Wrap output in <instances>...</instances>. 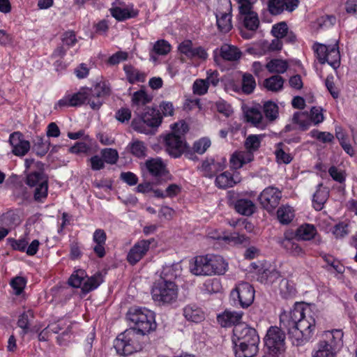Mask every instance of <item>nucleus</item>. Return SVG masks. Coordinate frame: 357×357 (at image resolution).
I'll return each mask as SVG.
<instances>
[{"label":"nucleus","instance_id":"nucleus-56","mask_svg":"<svg viewBox=\"0 0 357 357\" xmlns=\"http://www.w3.org/2000/svg\"><path fill=\"white\" fill-rule=\"evenodd\" d=\"M226 239L234 243L235 245H247L249 244V238L244 234H241L238 232L231 233L230 235L226 237Z\"/></svg>","mask_w":357,"mask_h":357},{"label":"nucleus","instance_id":"nucleus-17","mask_svg":"<svg viewBox=\"0 0 357 357\" xmlns=\"http://www.w3.org/2000/svg\"><path fill=\"white\" fill-rule=\"evenodd\" d=\"M216 23L218 29L222 33H228L232 29L231 6L226 2L224 9H217L215 12Z\"/></svg>","mask_w":357,"mask_h":357},{"label":"nucleus","instance_id":"nucleus-34","mask_svg":"<svg viewBox=\"0 0 357 357\" xmlns=\"http://www.w3.org/2000/svg\"><path fill=\"white\" fill-rule=\"evenodd\" d=\"M263 112L266 120V125L275 121L279 116V107L272 101H267L263 105Z\"/></svg>","mask_w":357,"mask_h":357},{"label":"nucleus","instance_id":"nucleus-15","mask_svg":"<svg viewBox=\"0 0 357 357\" xmlns=\"http://www.w3.org/2000/svg\"><path fill=\"white\" fill-rule=\"evenodd\" d=\"M9 143L12 146V153L16 156L25 155L31 148L30 142L18 131L10 135Z\"/></svg>","mask_w":357,"mask_h":357},{"label":"nucleus","instance_id":"nucleus-51","mask_svg":"<svg viewBox=\"0 0 357 357\" xmlns=\"http://www.w3.org/2000/svg\"><path fill=\"white\" fill-rule=\"evenodd\" d=\"M86 276V272L84 270L79 269L75 271L68 280V284L75 288L82 287L84 283V280Z\"/></svg>","mask_w":357,"mask_h":357},{"label":"nucleus","instance_id":"nucleus-43","mask_svg":"<svg viewBox=\"0 0 357 357\" xmlns=\"http://www.w3.org/2000/svg\"><path fill=\"white\" fill-rule=\"evenodd\" d=\"M50 149V142L45 137L37 136L34 139L33 149L40 156L45 155Z\"/></svg>","mask_w":357,"mask_h":357},{"label":"nucleus","instance_id":"nucleus-50","mask_svg":"<svg viewBox=\"0 0 357 357\" xmlns=\"http://www.w3.org/2000/svg\"><path fill=\"white\" fill-rule=\"evenodd\" d=\"M235 181H234L233 177L231 174L227 172L220 174L215 178V184L220 188L232 187Z\"/></svg>","mask_w":357,"mask_h":357},{"label":"nucleus","instance_id":"nucleus-12","mask_svg":"<svg viewBox=\"0 0 357 357\" xmlns=\"http://www.w3.org/2000/svg\"><path fill=\"white\" fill-rule=\"evenodd\" d=\"M233 342L234 343H259V337L253 328L245 324H239L234 327Z\"/></svg>","mask_w":357,"mask_h":357},{"label":"nucleus","instance_id":"nucleus-45","mask_svg":"<svg viewBox=\"0 0 357 357\" xmlns=\"http://www.w3.org/2000/svg\"><path fill=\"white\" fill-rule=\"evenodd\" d=\"M127 151L134 156H145L146 147L143 142L133 140L128 145Z\"/></svg>","mask_w":357,"mask_h":357},{"label":"nucleus","instance_id":"nucleus-7","mask_svg":"<svg viewBox=\"0 0 357 357\" xmlns=\"http://www.w3.org/2000/svg\"><path fill=\"white\" fill-rule=\"evenodd\" d=\"M137 118L132 121V126L134 130L144 132V126L151 128L158 127L162 123V116L160 111L154 107H145L144 109L136 111Z\"/></svg>","mask_w":357,"mask_h":357},{"label":"nucleus","instance_id":"nucleus-18","mask_svg":"<svg viewBox=\"0 0 357 357\" xmlns=\"http://www.w3.org/2000/svg\"><path fill=\"white\" fill-rule=\"evenodd\" d=\"M342 337L343 333L340 330L326 331L323 335V340L318 343L337 353L342 345Z\"/></svg>","mask_w":357,"mask_h":357},{"label":"nucleus","instance_id":"nucleus-53","mask_svg":"<svg viewBox=\"0 0 357 357\" xmlns=\"http://www.w3.org/2000/svg\"><path fill=\"white\" fill-rule=\"evenodd\" d=\"M336 351L330 349L320 344L312 351V357H337Z\"/></svg>","mask_w":357,"mask_h":357},{"label":"nucleus","instance_id":"nucleus-61","mask_svg":"<svg viewBox=\"0 0 357 357\" xmlns=\"http://www.w3.org/2000/svg\"><path fill=\"white\" fill-rule=\"evenodd\" d=\"M193 49L192 43L189 40H184L178 46L180 52L190 59L193 58V54H192Z\"/></svg>","mask_w":357,"mask_h":357},{"label":"nucleus","instance_id":"nucleus-58","mask_svg":"<svg viewBox=\"0 0 357 357\" xmlns=\"http://www.w3.org/2000/svg\"><path fill=\"white\" fill-rule=\"evenodd\" d=\"M289 31L287 24L285 22L278 23L273 26L271 32L275 38H282Z\"/></svg>","mask_w":357,"mask_h":357},{"label":"nucleus","instance_id":"nucleus-48","mask_svg":"<svg viewBox=\"0 0 357 357\" xmlns=\"http://www.w3.org/2000/svg\"><path fill=\"white\" fill-rule=\"evenodd\" d=\"M33 318V313L31 310H28L26 312H23L20 315L17 326L22 328V331L21 335L24 336L26 335L29 329V321L30 319Z\"/></svg>","mask_w":357,"mask_h":357},{"label":"nucleus","instance_id":"nucleus-10","mask_svg":"<svg viewBox=\"0 0 357 357\" xmlns=\"http://www.w3.org/2000/svg\"><path fill=\"white\" fill-rule=\"evenodd\" d=\"M282 192L274 187H268L259 196V201L262 207L268 213H272L279 205Z\"/></svg>","mask_w":357,"mask_h":357},{"label":"nucleus","instance_id":"nucleus-33","mask_svg":"<svg viewBox=\"0 0 357 357\" xmlns=\"http://www.w3.org/2000/svg\"><path fill=\"white\" fill-rule=\"evenodd\" d=\"M317 229L313 225L304 224L301 225L294 233L298 240L310 241L314 237Z\"/></svg>","mask_w":357,"mask_h":357},{"label":"nucleus","instance_id":"nucleus-4","mask_svg":"<svg viewBox=\"0 0 357 357\" xmlns=\"http://www.w3.org/2000/svg\"><path fill=\"white\" fill-rule=\"evenodd\" d=\"M129 319L135 324V329L139 334L144 335L146 333L153 331L156 327L155 314L146 308H135L130 311Z\"/></svg>","mask_w":357,"mask_h":357},{"label":"nucleus","instance_id":"nucleus-2","mask_svg":"<svg viewBox=\"0 0 357 357\" xmlns=\"http://www.w3.org/2000/svg\"><path fill=\"white\" fill-rule=\"evenodd\" d=\"M228 264L218 255H206L195 258L191 272L196 275H223L227 271Z\"/></svg>","mask_w":357,"mask_h":357},{"label":"nucleus","instance_id":"nucleus-55","mask_svg":"<svg viewBox=\"0 0 357 357\" xmlns=\"http://www.w3.org/2000/svg\"><path fill=\"white\" fill-rule=\"evenodd\" d=\"M10 286L15 294L20 295L26 286V280L23 277H15L10 281Z\"/></svg>","mask_w":357,"mask_h":357},{"label":"nucleus","instance_id":"nucleus-40","mask_svg":"<svg viewBox=\"0 0 357 357\" xmlns=\"http://www.w3.org/2000/svg\"><path fill=\"white\" fill-rule=\"evenodd\" d=\"M266 68L271 73L282 74L287 71L288 64L285 61L274 59L266 63Z\"/></svg>","mask_w":357,"mask_h":357},{"label":"nucleus","instance_id":"nucleus-22","mask_svg":"<svg viewBox=\"0 0 357 357\" xmlns=\"http://www.w3.org/2000/svg\"><path fill=\"white\" fill-rule=\"evenodd\" d=\"M149 173L155 177L167 176L169 174L166 165L158 158H151L146 162Z\"/></svg>","mask_w":357,"mask_h":357},{"label":"nucleus","instance_id":"nucleus-6","mask_svg":"<svg viewBox=\"0 0 357 357\" xmlns=\"http://www.w3.org/2000/svg\"><path fill=\"white\" fill-rule=\"evenodd\" d=\"M151 295L158 305L172 304L178 298V287L174 282L157 280L152 287Z\"/></svg>","mask_w":357,"mask_h":357},{"label":"nucleus","instance_id":"nucleus-46","mask_svg":"<svg viewBox=\"0 0 357 357\" xmlns=\"http://www.w3.org/2000/svg\"><path fill=\"white\" fill-rule=\"evenodd\" d=\"M292 121L294 123L298 124L302 130H307L312 123L309 115L303 112L294 113Z\"/></svg>","mask_w":357,"mask_h":357},{"label":"nucleus","instance_id":"nucleus-24","mask_svg":"<svg viewBox=\"0 0 357 357\" xmlns=\"http://www.w3.org/2000/svg\"><path fill=\"white\" fill-rule=\"evenodd\" d=\"M107 235L103 229H98L93 234V241L96 244L93 250L96 255L102 258L105 255V243Z\"/></svg>","mask_w":357,"mask_h":357},{"label":"nucleus","instance_id":"nucleus-14","mask_svg":"<svg viewBox=\"0 0 357 357\" xmlns=\"http://www.w3.org/2000/svg\"><path fill=\"white\" fill-rule=\"evenodd\" d=\"M90 91L89 105L93 109H99L102 105L103 97L110 94L111 89L109 83L100 82L93 87L89 89Z\"/></svg>","mask_w":357,"mask_h":357},{"label":"nucleus","instance_id":"nucleus-3","mask_svg":"<svg viewBox=\"0 0 357 357\" xmlns=\"http://www.w3.org/2000/svg\"><path fill=\"white\" fill-rule=\"evenodd\" d=\"M144 336L135 329H127L117 336L114 342L116 353L121 356H129L141 351L143 348Z\"/></svg>","mask_w":357,"mask_h":357},{"label":"nucleus","instance_id":"nucleus-59","mask_svg":"<svg viewBox=\"0 0 357 357\" xmlns=\"http://www.w3.org/2000/svg\"><path fill=\"white\" fill-rule=\"evenodd\" d=\"M333 234L336 238H342L348 235L349 231L348 229V224L340 222L334 226Z\"/></svg>","mask_w":357,"mask_h":357},{"label":"nucleus","instance_id":"nucleus-23","mask_svg":"<svg viewBox=\"0 0 357 357\" xmlns=\"http://www.w3.org/2000/svg\"><path fill=\"white\" fill-rule=\"evenodd\" d=\"M329 197V190L324 187L322 183L317 186V190L313 195L312 206L316 211H321Z\"/></svg>","mask_w":357,"mask_h":357},{"label":"nucleus","instance_id":"nucleus-31","mask_svg":"<svg viewBox=\"0 0 357 357\" xmlns=\"http://www.w3.org/2000/svg\"><path fill=\"white\" fill-rule=\"evenodd\" d=\"M126 79L130 84L136 82H144L146 79V73L135 68L131 65H125L123 67Z\"/></svg>","mask_w":357,"mask_h":357},{"label":"nucleus","instance_id":"nucleus-9","mask_svg":"<svg viewBox=\"0 0 357 357\" xmlns=\"http://www.w3.org/2000/svg\"><path fill=\"white\" fill-rule=\"evenodd\" d=\"M163 141L166 150L171 156L192 155L191 147L178 135L169 133L164 137Z\"/></svg>","mask_w":357,"mask_h":357},{"label":"nucleus","instance_id":"nucleus-28","mask_svg":"<svg viewBox=\"0 0 357 357\" xmlns=\"http://www.w3.org/2000/svg\"><path fill=\"white\" fill-rule=\"evenodd\" d=\"M181 273V267L179 264L166 265L163 266L162 271L160 273V278L158 280L174 282L173 280L179 276Z\"/></svg>","mask_w":357,"mask_h":357},{"label":"nucleus","instance_id":"nucleus-5","mask_svg":"<svg viewBox=\"0 0 357 357\" xmlns=\"http://www.w3.org/2000/svg\"><path fill=\"white\" fill-rule=\"evenodd\" d=\"M285 334L280 328L271 326L264 337V357H278L284 351Z\"/></svg>","mask_w":357,"mask_h":357},{"label":"nucleus","instance_id":"nucleus-52","mask_svg":"<svg viewBox=\"0 0 357 357\" xmlns=\"http://www.w3.org/2000/svg\"><path fill=\"white\" fill-rule=\"evenodd\" d=\"M261 138V135H249L245 142V146L246 149L250 153L257 151L260 146Z\"/></svg>","mask_w":357,"mask_h":357},{"label":"nucleus","instance_id":"nucleus-8","mask_svg":"<svg viewBox=\"0 0 357 357\" xmlns=\"http://www.w3.org/2000/svg\"><path fill=\"white\" fill-rule=\"evenodd\" d=\"M255 289L248 282L239 283L230 293L231 304L235 307L247 308L254 301Z\"/></svg>","mask_w":357,"mask_h":357},{"label":"nucleus","instance_id":"nucleus-30","mask_svg":"<svg viewBox=\"0 0 357 357\" xmlns=\"http://www.w3.org/2000/svg\"><path fill=\"white\" fill-rule=\"evenodd\" d=\"M110 13L118 21H124L127 19L135 17L138 11L133 8L114 7L110 8Z\"/></svg>","mask_w":357,"mask_h":357},{"label":"nucleus","instance_id":"nucleus-27","mask_svg":"<svg viewBox=\"0 0 357 357\" xmlns=\"http://www.w3.org/2000/svg\"><path fill=\"white\" fill-rule=\"evenodd\" d=\"M245 118L248 122L251 123L254 126L264 129L266 128V120L262 115L261 112L257 108H250L245 113Z\"/></svg>","mask_w":357,"mask_h":357},{"label":"nucleus","instance_id":"nucleus-21","mask_svg":"<svg viewBox=\"0 0 357 357\" xmlns=\"http://www.w3.org/2000/svg\"><path fill=\"white\" fill-rule=\"evenodd\" d=\"M243 312L241 311H230L225 310L217 317L218 323L222 327H229L233 325L237 326L241 324L240 322L242 319Z\"/></svg>","mask_w":357,"mask_h":357},{"label":"nucleus","instance_id":"nucleus-41","mask_svg":"<svg viewBox=\"0 0 357 357\" xmlns=\"http://www.w3.org/2000/svg\"><path fill=\"white\" fill-rule=\"evenodd\" d=\"M325 63H328L334 69L340 66V55L337 44L331 46L325 59Z\"/></svg>","mask_w":357,"mask_h":357},{"label":"nucleus","instance_id":"nucleus-11","mask_svg":"<svg viewBox=\"0 0 357 357\" xmlns=\"http://www.w3.org/2000/svg\"><path fill=\"white\" fill-rule=\"evenodd\" d=\"M25 166L27 169L31 172L27 175L26 183L30 186H38L42 184V178H47V176L43 173L44 164L35 161L33 158H26L25 160Z\"/></svg>","mask_w":357,"mask_h":357},{"label":"nucleus","instance_id":"nucleus-38","mask_svg":"<svg viewBox=\"0 0 357 357\" xmlns=\"http://www.w3.org/2000/svg\"><path fill=\"white\" fill-rule=\"evenodd\" d=\"M220 55L223 59L233 61L240 59L241 52L236 47L225 44L220 48Z\"/></svg>","mask_w":357,"mask_h":357},{"label":"nucleus","instance_id":"nucleus-13","mask_svg":"<svg viewBox=\"0 0 357 357\" xmlns=\"http://www.w3.org/2000/svg\"><path fill=\"white\" fill-rule=\"evenodd\" d=\"M90 98V91H89V89H81L78 92L72 95L65 96L63 98L59 100L55 106V109H56L57 107H79L84 104L86 100L89 104Z\"/></svg>","mask_w":357,"mask_h":357},{"label":"nucleus","instance_id":"nucleus-1","mask_svg":"<svg viewBox=\"0 0 357 357\" xmlns=\"http://www.w3.org/2000/svg\"><path fill=\"white\" fill-rule=\"evenodd\" d=\"M315 319L303 303H296L292 308L280 316V327L286 329L293 344L303 345L313 337Z\"/></svg>","mask_w":357,"mask_h":357},{"label":"nucleus","instance_id":"nucleus-57","mask_svg":"<svg viewBox=\"0 0 357 357\" xmlns=\"http://www.w3.org/2000/svg\"><path fill=\"white\" fill-rule=\"evenodd\" d=\"M268 9L274 15H280L284 12L282 0H269Z\"/></svg>","mask_w":357,"mask_h":357},{"label":"nucleus","instance_id":"nucleus-36","mask_svg":"<svg viewBox=\"0 0 357 357\" xmlns=\"http://www.w3.org/2000/svg\"><path fill=\"white\" fill-rule=\"evenodd\" d=\"M185 319L192 322H199L204 318V312L195 305H187L183 308Z\"/></svg>","mask_w":357,"mask_h":357},{"label":"nucleus","instance_id":"nucleus-54","mask_svg":"<svg viewBox=\"0 0 357 357\" xmlns=\"http://www.w3.org/2000/svg\"><path fill=\"white\" fill-rule=\"evenodd\" d=\"M48 190L47 178H42V184L36 186L34 192V199L38 202H42L47 197Z\"/></svg>","mask_w":357,"mask_h":357},{"label":"nucleus","instance_id":"nucleus-29","mask_svg":"<svg viewBox=\"0 0 357 357\" xmlns=\"http://www.w3.org/2000/svg\"><path fill=\"white\" fill-rule=\"evenodd\" d=\"M172 47L169 43L165 40L161 39L157 40L150 52V59L156 61L157 57L154 55L165 56L171 51Z\"/></svg>","mask_w":357,"mask_h":357},{"label":"nucleus","instance_id":"nucleus-64","mask_svg":"<svg viewBox=\"0 0 357 357\" xmlns=\"http://www.w3.org/2000/svg\"><path fill=\"white\" fill-rule=\"evenodd\" d=\"M311 133L312 137L324 143L331 142L334 139L333 135L328 132H320L319 130H314Z\"/></svg>","mask_w":357,"mask_h":357},{"label":"nucleus","instance_id":"nucleus-32","mask_svg":"<svg viewBox=\"0 0 357 357\" xmlns=\"http://www.w3.org/2000/svg\"><path fill=\"white\" fill-rule=\"evenodd\" d=\"M236 211L243 215L249 216L253 214L256 210L255 204L250 199H238L234 205Z\"/></svg>","mask_w":357,"mask_h":357},{"label":"nucleus","instance_id":"nucleus-20","mask_svg":"<svg viewBox=\"0 0 357 357\" xmlns=\"http://www.w3.org/2000/svg\"><path fill=\"white\" fill-rule=\"evenodd\" d=\"M294 236V232L287 231L284 232V237L278 238L277 242L289 254L294 256H301L303 254V250L301 247L293 240Z\"/></svg>","mask_w":357,"mask_h":357},{"label":"nucleus","instance_id":"nucleus-26","mask_svg":"<svg viewBox=\"0 0 357 357\" xmlns=\"http://www.w3.org/2000/svg\"><path fill=\"white\" fill-rule=\"evenodd\" d=\"M152 96L148 95L144 90H139L135 92L132 97V107L134 109V113L138 109H144L146 104L151 102Z\"/></svg>","mask_w":357,"mask_h":357},{"label":"nucleus","instance_id":"nucleus-47","mask_svg":"<svg viewBox=\"0 0 357 357\" xmlns=\"http://www.w3.org/2000/svg\"><path fill=\"white\" fill-rule=\"evenodd\" d=\"M244 26L252 31H256L259 25L258 15L255 12H251L243 17Z\"/></svg>","mask_w":357,"mask_h":357},{"label":"nucleus","instance_id":"nucleus-60","mask_svg":"<svg viewBox=\"0 0 357 357\" xmlns=\"http://www.w3.org/2000/svg\"><path fill=\"white\" fill-rule=\"evenodd\" d=\"M208 89L207 82L204 79H197L192 86L193 93L195 94L202 96L204 95Z\"/></svg>","mask_w":357,"mask_h":357},{"label":"nucleus","instance_id":"nucleus-19","mask_svg":"<svg viewBox=\"0 0 357 357\" xmlns=\"http://www.w3.org/2000/svg\"><path fill=\"white\" fill-rule=\"evenodd\" d=\"M151 245V240H142L136 243L127 255V260L131 265L136 264L146 254Z\"/></svg>","mask_w":357,"mask_h":357},{"label":"nucleus","instance_id":"nucleus-42","mask_svg":"<svg viewBox=\"0 0 357 357\" xmlns=\"http://www.w3.org/2000/svg\"><path fill=\"white\" fill-rule=\"evenodd\" d=\"M277 217L280 223L289 224L294 217V211L289 206H282L277 211Z\"/></svg>","mask_w":357,"mask_h":357},{"label":"nucleus","instance_id":"nucleus-39","mask_svg":"<svg viewBox=\"0 0 357 357\" xmlns=\"http://www.w3.org/2000/svg\"><path fill=\"white\" fill-rule=\"evenodd\" d=\"M102 282V275L100 273H97L91 277L86 276L82 291L84 293H89L96 289Z\"/></svg>","mask_w":357,"mask_h":357},{"label":"nucleus","instance_id":"nucleus-37","mask_svg":"<svg viewBox=\"0 0 357 357\" xmlns=\"http://www.w3.org/2000/svg\"><path fill=\"white\" fill-rule=\"evenodd\" d=\"M280 294L284 299L294 298L296 294V289L293 282L287 279L281 280L279 285Z\"/></svg>","mask_w":357,"mask_h":357},{"label":"nucleus","instance_id":"nucleus-62","mask_svg":"<svg viewBox=\"0 0 357 357\" xmlns=\"http://www.w3.org/2000/svg\"><path fill=\"white\" fill-rule=\"evenodd\" d=\"M331 45H325L322 44H318L316 45L315 52L317 55V59L321 64L325 63V59L327 56L328 52Z\"/></svg>","mask_w":357,"mask_h":357},{"label":"nucleus","instance_id":"nucleus-49","mask_svg":"<svg viewBox=\"0 0 357 357\" xmlns=\"http://www.w3.org/2000/svg\"><path fill=\"white\" fill-rule=\"evenodd\" d=\"M211 142L209 138L202 137L194 142L192 148H191L192 154L197 153L199 155H202L211 146Z\"/></svg>","mask_w":357,"mask_h":357},{"label":"nucleus","instance_id":"nucleus-16","mask_svg":"<svg viewBox=\"0 0 357 357\" xmlns=\"http://www.w3.org/2000/svg\"><path fill=\"white\" fill-rule=\"evenodd\" d=\"M225 158H206L203 160L199 169L206 177H212L225 167Z\"/></svg>","mask_w":357,"mask_h":357},{"label":"nucleus","instance_id":"nucleus-35","mask_svg":"<svg viewBox=\"0 0 357 357\" xmlns=\"http://www.w3.org/2000/svg\"><path fill=\"white\" fill-rule=\"evenodd\" d=\"M284 79L278 75H273L264 81V86L268 91L278 92L283 89Z\"/></svg>","mask_w":357,"mask_h":357},{"label":"nucleus","instance_id":"nucleus-25","mask_svg":"<svg viewBox=\"0 0 357 357\" xmlns=\"http://www.w3.org/2000/svg\"><path fill=\"white\" fill-rule=\"evenodd\" d=\"M259 343H234V350L236 357H252L259 350Z\"/></svg>","mask_w":357,"mask_h":357},{"label":"nucleus","instance_id":"nucleus-44","mask_svg":"<svg viewBox=\"0 0 357 357\" xmlns=\"http://www.w3.org/2000/svg\"><path fill=\"white\" fill-rule=\"evenodd\" d=\"M256 87L255 77L250 73H244L241 80V91L245 94L252 93Z\"/></svg>","mask_w":357,"mask_h":357},{"label":"nucleus","instance_id":"nucleus-63","mask_svg":"<svg viewBox=\"0 0 357 357\" xmlns=\"http://www.w3.org/2000/svg\"><path fill=\"white\" fill-rule=\"evenodd\" d=\"M310 121L315 125L321 123L324 119L322 109L319 107H313L310 110Z\"/></svg>","mask_w":357,"mask_h":357}]
</instances>
